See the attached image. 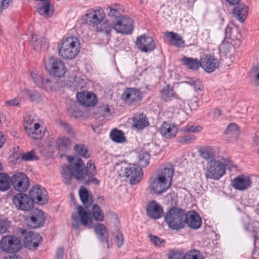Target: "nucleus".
I'll use <instances>...</instances> for the list:
<instances>
[{
	"mask_svg": "<svg viewBox=\"0 0 259 259\" xmlns=\"http://www.w3.org/2000/svg\"><path fill=\"white\" fill-rule=\"evenodd\" d=\"M95 174L96 167L94 163L90 160L87 163L85 167L80 158H78L70 165H64L62 167L61 175L64 183L67 185L70 183L73 177L77 180L82 181L86 178L87 176L88 177L89 180L87 181L85 184H87L92 182L98 184L99 181L93 178Z\"/></svg>",
	"mask_w": 259,
	"mask_h": 259,
	"instance_id": "nucleus-1",
	"label": "nucleus"
},
{
	"mask_svg": "<svg viewBox=\"0 0 259 259\" xmlns=\"http://www.w3.org/2000/svg\"><path fill=\"white\" fill-rule=\"evenodd\" d=\"M174 168L168 165L160 170L149 180V189L157 194H161L166 192L171 185Z\"/></svg>",
	"mask_w": 259,
	"mask_h": 259,
	"instance_id": "nucleus-2",
	"label": "nucleus"
},
{
	"mask_svg": "<svg viewBox=\"0 0 259 259\" xmlns=\"http://www.w3.org/2000/svg\"><path fill=\"white\" fill-rule=\"evenodd\" d=\"M79 41L76 37L71 36L66 38L58 48L59 56L64 59H73L79 51Z\"/></svg>",
	"mask_w": 259,
	"mask_h": 259,
	"instance_id": "nucleus-3",
	"label": "nucleus"
},
{
	"mask_svg": "<svg viewBox=\"0 0 259 259\" xmlns=\"http://www.w3.org/2000/svg\"><path fill=\"white\" fill-rule=\"evenodd\" d=\"M164 219L172 230H179L185 227V211L178 207H171L166 213Z\"/></svg>",
	"mask_w": 259,
	"mask_h": 259,
	"instance_id": "nucleus-4",
	"label": "nucleus"
},
{
	"mask_svg": "<svg viewBox=\"0 0 259 259\" xmlns=\"http://www.w3.org/2000/svg\"><path fill=\"white\" fill-rule=\"evenodd\" d=\"M71 220V226L75 230L79 229L80 223L89 228L92 227V218L90 212L85 211L81 206L77 207V213L74 212L72 214Z\"/></svg>",
	"mask_w": 259,
	"mask_h": 259,
	"instance_id": "nucleus-5",
	"label": "nucleus"
},
{
	"mask_svg": "<svg viewBox=\"0 0 259 259\" xmlns=\"http://www.w3.org/2000/svg\"><path fill=\"white\" fill-rule=\"evenodd\" d=\"M45 64L46 70L54 76L62 77L66 72L64 63L59 59L49 57L45 60Z\"/></svg>",
	"mask_w": 259,
	"mask_h": 259,
	"instance_id": "nucleus-6",
	"label": "nucleus"
},
{
	"mask_svg": "<svg viewBox=\"0 0 259 259\" xmlns=\"http://www.w3.org/2000/svg\"><path fill=\"white\" fill-rule=\"evenodd\" d=\"M225 165L219 160H210L207 164V170L205 173L207 179L219 180L226 171Z\"/></svg>",
	"mask_w": 259,
	"mask_h": 259,
	"instance_id": "nucleus-7",
	"label": "nucleus"
},
{
	"mask_svg": "<svg viewBox=\"0 0 259 259\" xmlns=\"http://www.w3.org/2000/svg\"><path fill=\"white\" fill-rule=\"evenodd\" d=\"M2 249L8 252H18L21 248L20 239L13 235H7L2 239L0 242Z\"/></svg>",
	"mask_w": 259,
	"mask_h": 259,
	"instance_id": "nucleus-8",
	"label": "nucleus"
},
{
	"mask_svg": "<svg viewBox=\"0 0 259 259\" xmlns=\"http://www.w3.org/2000/svg\"><path fill=\"white\" fill-rule=\"evenodd\" d=\"M11 183L15 190L21 192L26 191L30 185L27 176L20 172H17L13 175Z\"/></svg>",
	"mask_w": 259,
	"mask_h": 259,
	"instance_id": "nucleus-9",
	"label": "nucleus"
},
{
	"mask_svg": "<svg viewBox=\"0 0 259 259\" xmlns=\"http://www.w3.org/2000/svg\"><path fill=\"white\" fill-rule=\"evenodd\" d=\"M133 21L127 16H122L113 24V28L118 32L129 34L133 30Z\"/></svg>",
	"mask_w": 259,
	"mask_h": 259,
	"instance_id": "nucleus-10",
	"label": "nucleus"
},
{
	"mask_svg": "<svg viewBox=\"0 0 259 259\" xmlns=\"http://www.w3.org/2000/svg\"><path fill=\"white\" fill-rule=\"evenodd\" d=\"M30 199L33 203L44 204L48 202V193L46 189L40 185L32 187L29 191Z\"/></svg>",
	"mask_w": 259,
	"mask_h": 259,
	"instance_id": "nucleus-11",
	"label": "nucleus"
},
{
	"mask_svg": "<svg viewBox=\"0 0 259 259\" xmlns=\"http://www.w3.org/2000/svg\"><path fill=\"white\" fill-rule=\"evenodd\" d=\"M13 201L15 207L22 211H29L33 207L32 200L23 193L16 194L13 197Z\"/></svg>",
	"mask_w": 259,
	"mask_h": 259,
	"instance_id": "nucleus-12",
	"label": "nucleus"
},
{
	"mask_svg": "<svg viewBox=\"0 0 259 259\" xmlns=\"http://www.w3.org/2000/svg\"><path fill=\"white\" fill-rule=\"evenodd\" d=\"M136 45L141 52H150L155 49V42L151 36L145 34L138 36L136 39Z\"/></svg>",
	"mask_w": 259,
	"mask_h": 259,
	"instance_id": "nucleus-13",
	"label": "nucleus"
},
{
	"mask_svg": "<svg viewBox=\"0 0 259 259\" xmlns=\"http://www.w3.org/2000/svg\"><path fill=\"white\" fill-rule=\"evenodd\" d=\"M125 177L129 179L132 185H136L140 182L143 176L141 168L136 164H130L124 169Z\"/></svg>",
	"mask_w": 259,
	"mask_h": 259,
	"instance_id": "nucleus-14",
	"label": "nucleus"
},
{
	"mask_svg": "<svg viewBox=\"0 0 259 259\" xmlns=\"http://www.w3.org/2000/svg\"><path fill=\"white\" fill-rule=\"evenodd\" d=\"M142 98L141 92L133 88L126 89L122 95V99L128 105H134L140 102Z\"/></svg>",
	"mask_w": 259,
	"mask_h": 259,
	"instance_id": "nucleus-15",
	"label": "nucleus"
},
{
	"mask_svg": "<svg viewBox=\"0 0 259 259\" xmlns=\"http://www.w3.org/2000/svg\"><path fill=\"white\" fill-rule=\"evenodd\" d=\"M104 17L102 9L97 11L89 10L85 16L83 23L97 27L103 21Z\"/></svg>",
	"mask_w": 259,
	"mask_h": 259,
	"instance_id": "nucleus-16",
	"label": "nucleus"
},
{
	"mask_svg": "<svg viewBox=\"0 0 259 259\" xmlns=\"http://www.w3.org/2000/svg\"><path fill=\"white\" fill-rule=\"evenodd\" d=\"M186 224L192 229H197L201 226V219L195 211H189L185 213V225Z\"/></svg>",
	"mask_w": 259,
	"mask_h": 259,
	"instance_id": "nucleus-17",
	"label": "nucleus"
},
{
	"mask_svg": "<svg viewBox=\"0 0 259 259\" xmlns=\"http://www.w3.org/2000/svg\"><path fill=\"white\" fill-rule=\"evenodd\" d=\"M201 67L207 72H213L219 65V60L210 55H205L201 60Z\"/></svg>",
	"mask_w": 259,
	"mask_h": 259,
	"instance_id": "nucleus-18",
	"label": "nucleus"
},
{
	"mask_svg": "<svg viewBox=\"0 0 259 259\" xmlns=\"http://www.w3.org/2000/svg\"><path fill=\"white\" fill-rule=\"evenodd\" d=\"M76 98L82 105L88 107L95 106L97 102L96 96L92 92H82L77 93Z\"/></svg>",
	"mask_w": 259,
	"mask_h": 259,
	"instance_id": "nucleus-19",
	"label": "nucleus"
},
{
	"mask_svg": "<svg viewBox=\"0 0 259 259\" xmlns=\"http://www.w3.org/2000/svg\"><path fill=\"white\" fill-rule=\"evenodd\" d=\"M45 217L43 212L38 209H34L32 214L27 221L29 226L33 228H37L42 226L45 222Z\"/></svg>",
	"mask_w": 259,
	"mask_h": 259,
	"instance_id": "nucleus-20",
	"label": "nucleus"
},
{
	"mask_svg": "<svg viewBox=\"0 0 259 259\" xmlns=\"http://www.w3.org/2000/svg\"><path fill=\"white\" fill-rule=\"evenodd\" d=\"M251 184L250 178L244 175H240L233 179L232 185L234 188L240 191L248 189Z\"/></svg>",
	"mask_w": 259,
	"mask_h": 259,
	"instance_id": "nucleus-21",
	"label": "nucleus"
},
{
	"mask_svg": "<svg viewBox=\"0 0 259 259\" xmlns=\"http://www.w3.org/2000/svg\"><path fill=\"white\" fill-rule=\"evenodd\" d=\"M159 132L162 137L166 139H172L176 137L178 128L174 124L164 122L159 128Z\"/></svg>",
	"mask_w": 259,
	"mask_h": 259,
	"instance_id": "nucleus-22",
	"label": "nucleus"
},
{
	"mask_svg": "<svg viewBox=\"0 0 259 259\" xmlns=\"http://www.w3.org/2000/svg\"><path fill=\"white\" fill-rule=\"evenodd\" d=\"M146 212L149 217L154 220L160 218L163 212L161 206L154 201H152L148 204Z\"/></svg>",
	"mask_w": 259,
	"mask_h": 259,
	"instance_id": "nucleus-23",
	"label": "nucleus"
},
{
	"mask_svg": "<svg viewBox=\"0 0 259 259\" xmlns=\"http://www.w3.org/2000/svg\"><path fill=\"white\" fill-rule=\"evenodd\" d=\"M31 45L35 51L39 52L48 48L49 42L44 36L34 34L32 36Z\"/></svg>",
	"mask_w": 259,
	"mask_h": 259,
	"instance_id": "nucleus-24",
	"label": "nucleus"
},
{
	"mask_svg": "<svg viewBox=\"0 0 259 259\" xmlns=\"http://www.w3.org/2000/svg\"><path fill=\"white\" fill-rule=\"evenodd\" d=\"M37 10L39 14L46 17H51L54 14L53 7H51L49 0H40Z\"/></svg>",
	"mask_w": 259,
	"mask_h": 259,
	"instance_id": "nucleus-25",
	"label": "nucleus"
},
{
	"mask_svg": "<svg viewBox=\"0 0 259 259\" xmlns=\"http://www.w3.org/2000/svg\"><path fill=\"white\" fill-rule=\"evenodd\" d=\"M248 9L244 4H238L233 9V15L234 17L238 21L243 22L248 15Z\"/></svg>",
	"mask_w": 259,
	"mask_h": 259,
	"instance_id": "nucleus-26",
	"label": "nucleus"
},
{
	"mask_svg": "<svg viewBox=\"0 0 259 259\" xmlns=\"http://www.w3.org/2000/svg\"><path fill=\"white\" fill-rule=\"evenodd\" d=\"M164 34L171 46L177 48L183 47L184 46L185 41L180 34L171 31H167Z\"/></svg>",
	"mask_w": 259,
	"mask_h": 259,
	"instance_id": "nucleus-27",
	"label": "nucleus"
},
{
	"mask_svg": "<svg viewBox=\"0 0 259 259\" xmlns=\"http://www.w3.org/2000/svg\"><path fill=\"white\" fill-rule=\"evenodd\" d=\"M133 126L138 130L143 129L149 125V121L144 114H137L133 118Z\"/></svg>",
	"mask_w": 259,
	"mask_h": 259,
	"instance_id": "nucleus-28",
	"label": "nucleus"
},
{
	"mask_svg": "<svg viewBox=\"0 0 259 259\" xmlns=\"http://www.w3.org/2000/svg\"><path fill=\"white\" fill-rule=\"evenodd\" d=\"M181 61L187 68L189 69L196 70L201 66V62L196 58L183 56Z\"/></svg>",
	"mask_w": 259,
	"mask_h": 259,
	"instance_id": "nucleus-29",
	"label": "nucleus"
},
{
	"mask_svg": "<svg viewBox=\"0 0 259 259\" xmlns=\"http://www.w3.org/2000/svg\"><path fill=\"white\" fill-rule=\"evenodd\" d=\"M79 195L81 202L86 207L91 205L93 202L92 197L85 187L81 186L80 187L79 191Z\"/></svg>",
	"mask_w": 259,
	"mask_h": 259,
	"instance_id": "nucleus-30",
	"label": "nucleus"
},
{
	"mask_svg": "<svg viewBox=\"0 0 259 259\" xmlns=\"http://www.w3.org/2000/svg\"><path fill=\"white\" fill-rule=\"evenodd\" d=\"M94 230L99 239L102 242L108 243V232L104 224H98L95 226Z\"/></svg>",
	"mask_w": 259,
	"mask_h": 259,
	"instance_id": "nucleus-31",
	"label": "nucleus"
},
{
	"mask_svg": "<svg viewBox=\"0 0 259 259\" xmlns=\"http://www.w3.org/2000/svg\"><path fill=\"white\" fill-rule=\"evenodd\" d=\"M26 133L27 135L32 139H39L44 136L45 131L44 128L40 127L38 123H35L31 130L26 132Z\"/></svg>",
	"mask_w": 259,
	"mask_h": 259,
	"instance_id": "nucleus-32",
	"label": "nucleus"
},
{
	"mask_svg": "<svg viewBox=\"0 0 259 259\" xmlns=\"http://www.w3.org/2000/svg\"><path fill=\"white\" fill-rule=\"evenodd\" d=\"M71 146V140L67 137H61L56 141V147L60 151H66L69 150Z\"/></svg>",
	"mask_w": 259,
	"mask_h": 259,
	"instance_id": "nucleus-33",
	"label": "nucleus"
},
{
	"mask_svg": "<svg viewBox=\"0 0 259 259\" xmlns=\"http://www.w3.org/2000/svg\"><path fill=\"white\" fill-rule=\"evenodd\" d=\"M200 156L205 160H211L214 158L215 153L212 147L210 146H203L198 150Z\"/></svg>",
	"mask_w": 259,
	"mask_h": 259,
	"instance_id": "nucleus-34",
	"label": "nucleus"
},
{
	"mask_svg": "<svg viewBox=\"0 0 259 259\" xmlns=\"http://www.w3.org/2000/svg\"><path fill=\"white\" fill-rule=\"evenodd\" d=\"M160 96L162 100L167 102L170 101L172 98L175 97L176 94L173 89L169 85H167L160 91Z\"/></svg>",
	"mask_w": 259,
	"mask_h": 259,
	"instance_id": "nucleus-35",
	"label": "nucleus"
},
{
	"mask_svg": "<svg viewBox=\"0 0 259 259\" xmlns=\"http://www.w3.org/2000/svg\"><path fill=\"white\" fill-rule=\"evenodd\" d=\"M11 179L6 174H0V191H5L10 189Z\"/></svg>",
	"mask_w": 259,
	"mask_h": 259,
	"instance_id": "nucleus-36",
	"label": "nucleus"
},
{
	"mask_svg": "<svg viewBox=\"0 0 259 259\" xmlns=\"http://www.w3.org/2000/svg\"><path fill=\"white\" fill-rule=\"evenodd\" d=\"M91 213L95 220L98 222H103L104 221V212L98 205L95 204L93 206Z\"/></svg>",
	"mask_w": 259,
	"mask_h": 259,
	"instance_id": "nucleus-37",
	"label": "nucleus"
},
{
	"mask_svg": "<svg viewBox=\"0 0 259 259\" xmlns=\"http://www.w3.org/2000/svg\"><path fill=\"white\" fill-rule=\"evenodd\" d=\"M110 136V138L116 143H123L126 140L124 133L122 131L117 129L112 130Z\"/></svg>",
	"mask_w": 259,
	"mask_h": 259,
	"instance_id": "nucleus-38",
	"label": "nucleus"
},
{
	"mask_svg": "<svg viewBox=\"0 0 259 259\" xmlns=\"http://www.w3.org/2000/svg\"><path fill=\"white\" fill-rule=\"evenodd\" d=\"M150 155L147 152L142 151L139 152L138 157V163L139 166L146 167L147 166L149 162Z\"/></svg>",
	"mask_w": 259,
	"mask_h": 259,
	"instance_id": "nucleus-39",
	"label": "nucleus"
},
{
	"mask_svg": "<svg viewBox=\"0 0 259 259\" xmlns=\"http://www.w3.org/2000/svg\"><path fill=\"white\" fill-rule=\"evenodd\" d=\"M74 150L80 156L88 158L90 156L87 147L82 144H77L74 145Z\"/></svg>",
	"mask_w": 259,
	"mask_h": 259,
	"instance_id": "nucleus-40",
	"label": "nucleus"
},
{
	"mask_svg": "<svg viewBox=\"0 0 259 259\" xmlns=\"http://www.w3.org/2000/svg\"><path fill=\"white\" fill-rule=\"evenodd\" d=\"M113 26L111 24L109 23L108 21H104L103 20L101 23L97 26V29L98 31L105 32L107 35H109L112 29Z\"/></svg>",
	"mask_w": 259,
	"mask_h": 259,
	"instance_id": "nucleus-41",
	"label": "nucleus"
},
{
	"mask_svg": "<svg viewBox=\"0 0 259 259\" xmlns=\"http://www.w3.org/2000/svg\"><path fill=\"white\" fill-rule=\"evenodd\" d=\"M83 80L79 77L73 75L69 77V83H70V87L72 88L73 89L78 90L82 88Z\"/></svg>",
	"mask_w": 259,
	"mask_h": 259,
	"instance_id": "nucleus-42",
	"label": "nucleus"
},
{
	"mask_svg": "<svg viewBox=\"0 0 259 259\" xmlns=\"http://www.w3.org/2000/svg\"><path fill=\"white\" fill-rule=\"evenodd\" d=\"M21 159L25 161H34L38 159V157L34 150L21 154Z\"/></svg>",
	"mask_w": 259,
	"mask_h": 259,
	"instance_id": "nucleus-43",
	"label": "nucleus"
},
{
	"mask_svg": "<svg viewBox=\"0 0 259 259\" xmlns=\"http://www.w3.org/2000/svg\"><path fill=\"white\" fill-rule=\"evenodd\" d=\"M183 259H204L199 251L196 249L191 250L187 252L184 255Z\"/></svg>",
	"mask_w": 259,
	"mask_h": 259,
	"instance_id": "nucleus-44",
	"label": "nucleus"
},
{
	"mask_svg": "<svg viewBox=\"0 0 259 259\" xmlns=\"http://www.w3.org/2000/svg\"><path fill=\"white\" fill-rule=\"evenodd\" d=\"M42 240V237L38 233L33 232L31 234V248L30 249H35L38 246Z\"/></svg>",
	"mask_w": 259,
	"mask_h": 259,
	"instance_id": "nucleus-45",
	"label": "nucleus"
},
{
	"mask_svg": "<svg viewBox=\"0 0 259 259\" xmlns=\"http://www.w3.org/2000/svg\"><path fill=\"white\" fill-rule=\"evenodd\" d=\"M19 232L21 234L24 236V245L27 248H31V234H33V232H27L25 230L19 229Z\"/></svg>",
	"mask_w": 259,
	"mask_h": 259,
	"instance_id": "nucleus-46",
	"label": "nucleus"
},
{
	"mask_svg": "<svg viewBox=\"0 0 259 259\" xmlns=\"http://www.w3.org/2000/svg\"><path fill=\"white\" fill-rule=\"evenodd\" d=\"M36 123L31 116L27 115L24 117V125L25 130L26 132L30 131L33 127L34 123Z\"/></svg>",
	"mask_w": 259,
	"mask_h": 259,
	"instance_id": "nucleus-47",
	"label": "nucleus"
},
{
	"mask_svg": "<svg viewBox=\"0 0 259 259\" xmlns=\"http://www.w3.org/2000/svg\"><path fill=\"white\" fill-rule=\"evenodd\" d=\"M60 126L70 137L73 138L76 137V134L72 126L65 122L61 121L60 123Z\"/></svg>",
	"mask_w": 259,
	"mask_h": 259,
	"instance_id": "nucleus-48",
	"label": "nucleus"
},
{
	"mask_svg": "<svg viewBox=\"0 0 259 259\" xmlns=\"http://www.w3.org/2000/svg\"><path fill=\"white\" fill-rule=\"evenodd\" d=\"M31 75L34 83L37 86L40 88L43 86V80L44 78L42 77L41 73L39 72H33L31 73Z\"/></svg>",
	"mask_w": 259,
	"mask_h": 259,
	"instance_id": "nucleus-49",
	"label": "nucleus"
},
{
	"mask_svg": "<svg viewBox=\"0 0 259 259\" xmlns=\"http://www.w3.org/2000/svg\"><path fill=\"white\" fill-rule=\"evenodd\" d=\"M10 225L11 222L7 219H0V234L8 232Z\"/></svg>",
	"mask_w": 259,
	"mask_h": 259,
	"instance_id": "nucleus-50",
	"label": "nucleus"
},
{
	"mask_svg": "<svg viewBox=\"0 0 259 259\" xmlns=\"http://www.w3.org/2000/svg\"><path fill=\"white\" fill-rule=\"evenodd\" d=\"M27 96L31 101L39 102L41 100V96L35 91H27Z\"/></svg>",
	"mask_w": 259,
	"mask_h": 259,
	"instance_id": "nucleus-51",
	"label": "nucleus"
},
{
	"mask_svg": "<svg viewBox=\"0 0 259 259\" xmlns=\"http://www.w3.org/2000/svg\"><path fill=\"white\" fill-rule=\"evenodd\" d=\"M196 137L193 135H189L181 137L179 139V142L182 144H189L196 140Z\"/></svg>",
	"mask_w": 259,
	"mask_h": 259,
	"instance_id": "nucleus-52",
	"label": "nucleus"
},
{
	"mask_svg": "<svg viewBox=\"0 0 259 259\" xmlns=\"http://www.w3.org/2000/svg\"><path fill=\"white\" fill-rule=\"evenodd\" d=\"M202 128L200 126H194L193 125H188L184 126L182 131L184 132H198L202 130Z\"/></svg>",
	"mask_w": 259,
	"mask_h": 259,
	"instance_id": "nucleus-53",
	"label": "nucleus"
},
{
	"mask_svg": "<svg viewBox=\"0 0 259 259\" xmlns=\"http://www.w3.org/2000/svg\"><path fill=\"white\" fill-rule=\"evenodd\" d=\"M151 241L156 246H160L165 243V241L155 235H149Z\"/></svg>",
	"mask_w": 259,
	"mask_h": 259,
	"instance_id": "nucleus-54",
	"label": "nucleus"
},
{
	"mask_svg": "<svg viewBox=\"0 0 259 259\" xmlns=\"http://www.w3.org/2000/svg\"><path fill=\"white\" fill-rule=\"evenodd\" d=\"M238 131L239 128L238 125L234 123H232L228 126L226 133L229 134L232 133L234 134L237 135L239 133Z\"/></svg>",
	"mask_w": 259,
	"mask_h": 259,
	"instance_id": "nucleus-55",
	"label": "nucleus"
},
{
	"mask_svg": "<svg viewBox=\"0 0 259 259\" xmlns=\"http://www.w3.org/2000/svg\"><path fill=\"white\" fill-rule=\"evenodd\" d=\"M55 81L49 78H44L43 80V86L42 88L52 89L54 87Z\"/></svg>",
	"mask_w": 259,
	"mask_h": 259,
	"instance_id": "nucleus-56",
	"label": "nucleus"
},
{
	"mask_svg": "<svg viewBox=\"0 0 259 259\" xmlns=\"http://www.w3.org/2000/svg\"><path fill=\"white\" fill-rule=\"evenodd\" d=\"M183 257L182 253L177 250H172L168 254L169 259H183Z\"/></svg>",
	"mask_w": 259,
	"mask_h": 259,
	"instance_id": "nucleus-57",
	"label": "nucleus"
},
{
	"mask_svg": "<svg viewBox=\"0 0 259 259\" xmlns=\"http://www.w3.org/2000/svg\"><path fill=\"white\" fill-rule=\"evenodd\" d=\"M115 242L118 248H120L123 245L124 238L122 234L120 232H118L116 235Z\"/></svg>",
	"mask_w": 259,
	"mask_h": 259,
	"instance_id": "nucleus-58",
	"label": "nucleus"
},
{
	"mask_svg": "<svg viewBox=\"0 0 259 259\" xmlns=\"http://www.w3.org/2000/svg\"><path fill=\"white\" fill-rule=\"evenodd\" d=\"M193 87L195 91H201L203 88L201 81L199 79H196L194 81Z\"/></svg>",
	"mask_w": 259,
	"mask_h": 259,
	"instance_id": "nucleus-59",
	"label": "nucleus"
},
{
	"mask_svg": "<svg viewBox=\"0 0 259 259\" xmlns=\"http://www.w3.org/2000/svg\"><path fill=\"white\" fill-rule=\"evenodd\" d=\"M64 252L63 248H58L55 254V259H63Z\"/></svg>",
	"mask_w": 259,
	"mask_h": 259,
	"instance_id": "nucleus-60",
	"label": "nucleus"
},
{
	"mask_svg": "<svg viewBox=\"0 0 259 259\" xmlns=\"http://www.w3.org/2000/svg\"><path fill=\"white\" fill-rule=\"evenodd\" d=\"M20 100L17 99H13L11 100L6 102V104L10 106H18L19 104Z\"/></svg>",
	"mask_w": 259,
	"mask_h": 259,
	"instance_id": "nucleus-61",
	"label": "nucleus"
},
{
	"mask_svg": "<svg viewBox=\"0 0 259 259\" xmlns=\"http://www.w3.org/2000/svg\"><path fill=\"white\" fill-rule=\"evenodd\" d=\"M110 10L109 16L112 17H117L119 15V13L116 9L113 8L110 6H108V8Z\"/></svg>",
	"mask_w": 259,
	"mask_h": 259,
	"instance_id": "nucleus-62",
	"label": "nucleus"
},
{
	"mask_svg": "<svg viewBox=\"0 0 259 259\" xmlns=\"http://www.w3.org/2000/svg\"><path fill=\"white\" fill-rule=\"evenodd\" d=\"M12 1L11 0H2L0 6L3 10L6 9L8 8L10 3Z\"/></svg>",
	"mask_w": 259,
	"mask_h": 259,
	"instance_id": "nucleus-63",
	"label": "nucleus"
},
{
	"mask_svg": "<svg viewBox=\"0 0 259 259\" xmlns=\"http://www.w3.org/2000/svg\"><path fill=\"white\" fill-rule=\"evenodd\" d=\"M255 84L256 85H259V68L256 70L255 72Z\"/></svg>",
	"mask_w": 259,
	"mask_h": 259,
	"instance_id": "nucleus-64",
	"label": "nucleus"
}]
</instances>
